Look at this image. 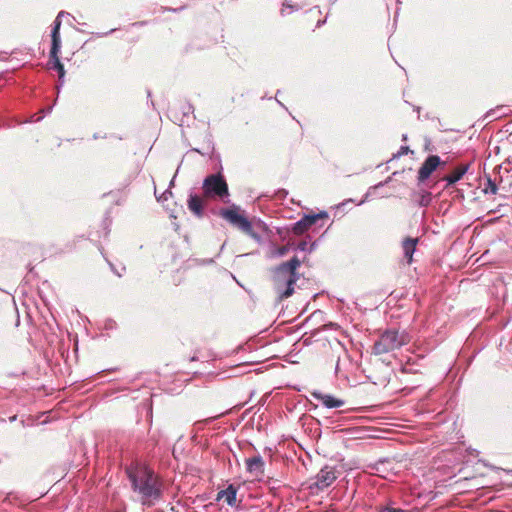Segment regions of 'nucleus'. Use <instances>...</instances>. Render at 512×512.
<instances>
[{"instance_id": "2eb2a0df", "label": "nucleus", "mask_w": 512, "mask_h": 512, "mask_svg": "<svg viewBox=\"0 0 512 512\" xmlns=\"http://www.w3.org/2000/svg\"><path fill=\"white\" fill-rule=\"evenodd\" d=\"M237 491V487L230 484L226 489L218 492L217 500L223 499L229 506H235Z\"/></svg>"}, {"instance_id": "bb28decb", "label": "nucleus", "mask_w": 512, "mask_h": 512, "mask_svg": "<svg viewBox=\"0 0 512 512\" xmlns=\"http://www.w3.org/2000/svg\"><path fill=\"white\" fill-rule=\"evenodd\" d=\"M51 111H52V106H49L46 110H42L41 112H42V113H46V114H48V113H50Z\"/></svg>"}, {"instance_id": "6ab92c4d", "label": "nucleus", "mask_w": 512, "mask_h": 512, "mask_svg": "<svg viewBox=\"0 0 512 512\" xmlns=\"http://www.w3.org/2000/svg\"><path fill=\"white\" fill-rule=\"evenodd\" d=\"M292 245L291 244H287V245H283L281 247H276L273 251H272V255L274 257H282L284 255H286L289 250L291 249Z\"/></svg>"}, {"instance_id": "c85d7f7f", "label": "nucleus", "mask_w": 512, "mask_h": 512, "mask_svg": "<svg viewBox=\"0 0 512 512\" xmlns=\"http://www.w3.org/2000/svg\"><path fill=\"white\" fill-rule=\"evenodd\" d=\"M339 369H340V366H339V361H338L336 364V367H335V372L338 373Z\"/></svg>"}, {"instance_id": "4be33fe9", "label": "nucleus", "mask_w": 512, "mask_h": 512, "mask_svg": "<svg viewBox=\"0 0 512 512\" xmlns=\"http://www.w3.org/2000/svg\"><path fill=\"white\" fill-rule=\"evenodd\" d=\"M410 152V149L408 146H401L400 149L396 154L393 155V159L399 158L402 155L408 154Z\"/></svg>"}, {"instance_id": "9b49d317", "label": "nucleus", "mask_w": 512, "mask_h": 512, "mask_svg": "<svg viewBox=\"0 0 512 512\" xmlns=\"http://www.w3.org/2000/svg\"><path fill=\"white\" fill-rule=\"evenodd\" d=\"M470 169V164H460L458 165L451 174L446 175L443 177V181H446V188L451 187L458 181H460L463 176L468 172Z\"/></svg>"}, {"instance_id": "a211bd4d", "label": "nucleus", "mask_w": 512, "mask_h": 512, "mask_svg": "<svg viewBox=\"0 0 512 512\" xmlns=\"http://www.w3.org/2000/svg\"><path fill=\"white\" fill-rule=\"evenodd\" d=\"M498 191V187L496 185V183L490 178V177H487V183L485 185V188L483 189V192L485 194H496Z\"/></svg>"}, {"instance_id": "5701e85b", "label": "nucleus", "mask_w": 512, "mask_h": 512, "mask_svg": "<svg viewBox=\"0 0 512 512\" xmlns=\"http://www.w3.org/2000/svg\"><path fill=\"white\" fill-rule=\"evenodd\" d=\"M308 247H309L308 242L304 240V241L299 242L295 249L299 250V251H308Z\"/></svg>"}, {"instance_id": "39448f33", "label": "nucleus", "mask_w": 512, "mask_h": 512, "mask_svg": "<svg viewBox=\"0 0 512 512\" xmlns=\"http://www.w3.org/2000/svg\"><path fill=\"white\" fill-rule=\"evenodd\" d=\"M238 209V207H233L230 209H221L219 214L222 218L230 222L239 230L249 235L251 238L259 241L260 236L254 232L252 223L245 216L238 214Z\"/></svg>"}, {"instance_id": "f03ea898", "label": "nucleus", "mask_w": 512, "mask_h": 512, "mask_svg": "<svg viewBox=\"0 0 512 512\" xmlns=\"http://www.w3.org/2000/svg\"><path fill=\"white\" fill-rule=\"evenodd\" d=\"M300 266L301 261L297 257H293L273 269V288L279 300L286 299L294 293V287L300 277L297 272Z\"/></svg>"}, {"instance_id": "423d86ee", "label": "nucleus", "mask_w": 512, "mask_h": 512, "mask_svg": "<svg viewBox=\"0 0 512 512\" xmlns=\"http://www.w3.org/2000/svg\"><path fill=\"white\" fill-rule=\"evenodd\" d=\"M337 479L335 467L324 466L315 476L314 482L311 483L310 489L324 490L331 486Z\"/></svg>"}, {"instance_id": "20e7f679", "label": "nucleus", "mask_w": 512, "mask_h": 512, "mask_svg": "<svg viewBox=\"0 0 512 512\" xmlns=\"http://www.w3.org/2000/svg\"><path fill=\"white\" fill-rule=\"evenodd\" d=\"M202 188L208 198L224 199L229 196L228 185L221 173L208 175L203 181Z\"/></svg>"}, {"instance_id": "a878e982", "label": "nucleus", "mask_w": 512, "mask_h": 512, "mask_svg": "<svg viewBox=\"0 0 512 512\" xmlns=\"http://www.w3.org/2000/svg\"><path fill=\"white\" fill-rule=\"evenodd\" d=\"M316 247H317V243L316 242L311 243L309 245V247H308V252L314 251L316 249Z\"/></svg>"}, {"instance_id": "7c9ffc66", "label": "nucleus", "mask_w": 512, "mask_h": 512, "mask_svg": "<svg viewBox=\"0 0 512 512\" xmlns=\"http://www.w3.org/2000/svg\"><path fill=\"white\" fill-rule=\"evenodd\" d=\"M196 360H197V357H196V356H193V357L191 358V361H196Z\"/></svg>"}, {"instance_id": "b1692460", "label": "nucleus", "mask_w": 512, "mask_h": 512, "mask_svg": "<svg viewBox=\"0 0 512 512\" xmlns=\"http://www.w3.org/2000/svg\"><path fill=\"white\" fill-rule=\"evenodd\" d=\"M172 195V192L170 189H167L166 191H164L162 193V195L158 198V200L160 201H166L168 199L169 196Z\"/></svg>"}, {"instance_id": "1a4fd4ad", "label": "nucleus", "mask_w": 512, "mask_h": 512, "mask_svg": "<svg viewBox=\"0 0 512 512\" xmlns=\"http://www.w3.org/2000/svg\"><path fill=\"white\" fill-rule=\"evenodd\" d=\"M312 396L319 400L322 405L328 409L339 408L345 404V401L339 398L334 397L330 394H324L322 392L315 391L312 393Z\"/></svg>"}, {"instance_id": "f8f14e48", "label": "nucleus", "mask_w": 512, "mask_h": 512, "mask_svg": "<svg viewBox=\"0 0 512 512\" xmlns=\"http://www.w3.org/2000/svg\"><path fill=\"white\" fill-rule=\"evenodd\" d=\"M245 464L247 472L251 474L262 475L264 473L265 463L263 458L259 454L247 458Z\"/></svg>"}, {"instance_id": "6e6552de", "label": "nucleus", "mask_w": 512, "mask_h": 512, "mask_svg": "<svg viewBox=\"0 0 512 512\" xmlns=\"http://www.w3.org/2000/svg\"><path fill=\"white\" fill-rule=\"evenodd\" d=\"M440 164L445 162H442L439 156H428L418 171V181L423 182L428 179Z\"/></svg>"}, {"instance_id": "9d476101", "label": "nucleus", "mask_w": 512, "mask_h": 512, "mask_svg": "<svg viewBox=\"0 0 512 512\" xmlns=\"http://www.w3.org/2000/svg\"><path fill=\"white\" fill-rule=\"evenodd\" d=\"M59 53H60V49H58L55 53H53V45H52L51 50H50V60L48 63L49 69H53L58 72L59 81H60V85L57 86L58 90L60 89V86L63 84L64 76H65V69L59 59Z\"/></svg>"}, {"instance_id": "c756f323", "label": "nucleus", "mask_w": 512, "mask_h": 512, "mask_svg": "<svg viewBox=\"0 0 512 512\" xmlns=\"http://www.w3.org/2000/svg\"><path fill=\"white\" fill-rule=\"evenodd\" d=\"M43 118V115L38 116L35 121H40Z\"/></svg>"}, {"instance_id": "7ed1b4c3", "label": "nucleus", "mask_w": 512, "mask_h": 512, "mask_svg": "<svg viewBox=\"0 0 512 512\" xmlns=\"http://www.w3.org/2000/svg\"><path fill=\"white\" fill-rule=\"evenodd\" d=\"M410 342L409 334L405 330L388 329L384 331L373 345V353L386 354L400 349Z\"/></svg>"}, {"instance_id": "f257e3e1", "label": "nucleus", "mask_w": 512, "mask_h": 512, "mask_svg": "<svg viewBox=\"0 0 512 512\" xmlns=\"http://www.w3.org/2000/svg\"><path fill=\"white\" fill-rule=\"evenodd\" d=\"M131 489L143 506L152 507L163 496V484L153 469L142 463H131L125 468Z\"/></svg>"}, {"instance_id": "4468645a", "label": "nucleus", "mask_w": 512, "mask_h": 512, "mask_svg": "<svg viewBox=\"0 0 512 512\" xmlns=\"http://www.w3.org/2000/svg\"><path fill=\"white\" fill-rule=\"evenodd\" d=\"M418 238L406 237L402 241V250L404 257L407 260V263L410 264L413 261V254L416 251V246L418 244Z\"/></svg>"}, {"instance_id": "aec40b11", "label": "nucleus", "mask_w": 512, "mask_h": 512, "mask_svg": "<svg viewBox=\"0 0 512 512\" xmlns=\"http://www.w3.org/2000/svg\"><path fill=\"white\" fill-rule=\"evenodd\" d=\"M378 512H408L407 510L401 508H395L390 505L380 506L378 508Z\"/></svg>"}, {"instance_id": "cd10ccee", "label": "nucleus", "mask_w": 512, "mask_h": 512, "mask_svg": "<svg viewBox=\"0 0 512 512\" xmlns=\"http://www.w3.org/2000/svg\"><path fill=\"white\" fill-rule=\"evenodd\" d=\"M110 266H111V268H112V270L114 271V273H115V274H117L119 277H121V276H122V273H121V272L116 271V270L114 269V267H113V265H112L111 263H110Z\"/></svg>"}, {"instance_id": "dca6fc26", "label": "nucleus", "mask_w": 512, "mask_h": 512, "mask_svg": "<svg viewBox=\"0 0 512 512\" xmlns=\"http://www.w3.org/2000/svg\"><path fill=\"white\" fill-rule=\"evenodd\" d=\"M187 205H188L189 210L194 215H196L197 217H202L203 216V202H202V199L199 196L191 193L189 195V199L187 201Z\"/></svg>"}, {"instance_id": "2f4dec72", "label": "nucleus", "mask_w": 512, "mask_h": 512, "mask_svg": "<svg viewBox=\"0 0 512 512\" xmlns=\"http://www.w3.org/2000/svg\"><path fill=\"white\" fill-rule=\"evenodd\" d=\"M16 419V416H13L10 418V421H14Z\"/></svg>"}, {"instance_id": "0eeeda50", "label": "nucleus", "mask_w": 512, "mask_h": 512, "mask_svg": "<svg viewBox=\"0 0 512 512\" xmlns=\"http://www.w3.org/2000/svg\"><path fill=\"white\" fill-rule=\"evenodd\" d=\"M327 217L328 214L326 212H320L314 215H306L293 224L292 231L296 235H301L304 232H306L311 226L316 224L319 220Z\"/></svg>"}, {"instance_id": "412c9836", "label": "nucleus", "mask_w": 512, "mask_h": 512, "mask_svg": "<svg viewBox=\"0 0 512 512\" xmlns=\"http://www.w3.org/2000/svg\"><path fill=\"white\" fill-rule=\"evenodd\" d=\"M388 462L387 461H379L378 463H376L375 465V470H376V473L384 478H386L387 476L385 475H382V473L384 472V467L385 465L387 464Z\"/></svg>"}, {"instance_id": "393cba45", "label": "nucleus", "mask_w": 512, "mask_h": 512, "mask_svg": "<svg viewBox=\"0 0 512 512\" xmlns=\"http://www.w3.org/2000/svg\"><path fill=\"white\" fill-rule=\"evenodd\" d=\"M388 181H389V179L385 180L384 182H380V183H378L377 185H375V186L371 187L370 189L376 190V189H378L379 187H381V186L385 185L386 183H388Z\"/></svg>"}, {"instance_id": "f3484780", "label": "nucleus", "mask_w": 512, "mask_h": 512, "mask_svg": "<svg viewBox=\"0 0 512 512\" xmlns=\"http://www.w3.org/2000/svg\"><path fill=\"white\" fill-rule=\"evenodd\" d=\"M413 201L420 207H427L432 201V194L428 191H420L413 194Z\"/></svg>"}, {"instance_id": "ddd939ff", "label": "nucleus", "mask_w": 512, "mask_h": 512, "mask_svg": "<svg viewBox=\"0 0 512 512\" xmlns=\"http://www.w3.org/2000/svg\"><path fill=\"white\" fill-rule=\"evenodd\" d=\"M64 15H69V13H66L65 11H60L54 21V25L51 31V39H52V45H53V53H55L58 49H61V38H60V26H61V20L60 18Z\"/></svg>"}]
</instances>
